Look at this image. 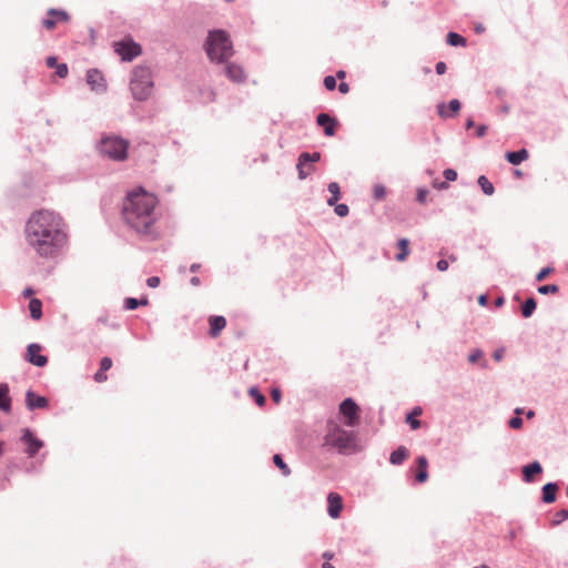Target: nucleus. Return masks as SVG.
I'll return each mask as SVG.
<instances>
[{"label": "nucleus", "mask_w": 568, "mask_h": 568, "mask_svg": "<svg viewBox=\"0 0 568 568\" xmlns=\"http://www.w3.org/2000/svg\"><path fill=\"white\" fill-rule=\"evenodd\" d=\"M271 397L276 404H280L282 398L281 390L278 388H273L271 392Z\"/></svg>", "instance_id": "8fccbe9b"}, {"label": "nucleus", "mask_w": 568, "mask_h": 568, "mask_svg": "<svg viewBox=\"0 0 568 568\" xmlns=\"http://www.w3.org/2000/svg\"><path fill=\"white\" fill-rule=\"evenodd\" d=\"M26 403L29 409L45 408L48 406V399L43 396H38L33 392L29 390L26 395Z\"/></svg>", "instance_id": "f3484780"}, {"label": "nucleus", "mask_w": 568, "mask_h": 568, "mask_svg": "<svg viewBox=\"0 0 568 568\" xmlns=\"http://www.w3.org/2000/svg\"><path fill=\"white\" fill-rule=\"evenodd\" d=\"M45 62L49 68H57V65H59L55 57H48Z\"/></svg>", "instance_id": "864d4df0"}, {"label": "nucleus", "mask_w": 568, "mask_h": 568, "mask_svg": "<svg viewBox=\"0 0 568 568\" xmlns=\"http://www.w3.org/2000/svg\"><path fill=\"white\" fill-rule=\"evenodd\" d=\"M227 78L234 82H243L245 79V72L241 65L235 63L227 64L225 68Z\"/></svg>", "instance_id": "6ab92c4d"}, {"label": "nucleus", "mask_w": 568, "mask_h": 568, "mask_svg": "<svg viewBox=\"0 0 568 568\" xmlns=\"http://www.w3.org/2000/svg\"><path fill=\"white\" fill-rule=\"evenodd\" d=\"M42 347L39 344H30L27 348L26 358L32 365L43 367L48 363V358L40 354Z\"/></svg>", "instance_id": "9b49d317"}, {"label": "nucleus", "mask_w": 568, "mask_h": 568, "mask_svg": "<svg viewBox=\"0 0 568 568\" xmlns=\"http://www.w3.org/2000/svg\"><path fill=\"white\" fill-rule=\"evenodd\" d=\"M538 293L546 295V294H556L559 291V287L556 284H547L541 285L537 288Z\"/></svg>", "instance_id": "c9c22d12"}, {"label": "nucleus", "mask_w": 568, "mask_h": 568, "mask_svg": "<svg viewBox=\"0 0 568 568\" xmlns=\"http://www.w3.org/2000/svg\"><path fill=\"white\" fill-rule=\"evenodd\" d=\"M335 213L338 216L344 217L348 214V206L346 204H337L335 206Z\"/></svg>", "instance_id": "ea45409f"}, {"label": "nucleus", "mask_w": 568, "mask_h": 568, "mask_svg": "<svg viewBox=\"0 0 568 568\" xmlns=\"http://www.w3.org/2000/svg\"><path fill=\"white\" fill-rule=\"evenodd\" d=\"M316 123L324 129L327 136H333L337 126L336 119L329 116L327 113H321L316 118Z\"/></svg>", "instance_id": "4468645a"}, {"label": "nucleus", "mask_w": 568, "mask_h": 568, "mask_svg": "<svg viewBox=\"0 0 568 568\" xmlns=\"http://www.w3.org/2000/svg\"><path fill=\"white\" fill-rule=\"evenodd\" d=\"M541 471H542V467L538 462H534L529 465H526L523 468L524 480L526 483H531V481H534L535 475H538Z\"/></svg>", "instance_id": "aec40b11"}, {"label": "nucleus", "mask_w": 568, "mask_h": 568, "mask_svg": "<svg viewBox=\"0 0 568 568\" xmlns=\"http://www.w3.org/2000/svg\"><path fill=\"white\" fill-rule=\"evenodd\" d=\"M486 132H487V126H486V125H484V124H481V125H479V126L477 128V130H476V135H477L478 138H483V136L486 134Z\"/></svg>", "instance_id": "5fc2aeb1"}, {"label": "nucleus", "mask_w": 568, "mask_h": 568, "mask_svg": "<svg viewBox=\"0 0 568 568\" xmlns=\"http://www.w3.org/2000/svg\"><path fill=\"white\" fill-rule=\"evenodd\" d=\"M447 43L453 47H456V45L465 47L466 39L458 33L449 32L447 34Z\"/></svg>", "instance_id": "c756f323"}, {"label": "nucleus", "mask_w": 568, "mask_h": 568, "mask_svg": "<svg viewBox=\"0 0 568 568\" xmlns=\"http://www.w3.org/2000/svg\"><path fill=\"white\" fill-rule=\"evenodd\" d=\"M408 450L400 446L396 450H394L389 456V462L393 465H400L406 458H408Z\"/></svg>", "instance_id": "393cba45"}, {"label": "nucleus", "mask_w": 568, "mask_h": 568, "mask_svg": "<svg viewBox=\"0 0 568 568\" xmlns=\"http://www.w3.org/2000/svg\"><path fill=\"white\" fill-rule=\"evenodd\" d=\"M481 352L480 351H475L474 353H471L468 357L469 362L470 363H476L480 357H481Z\"/></svg>", "instance_id": "3c124183"}, {"label": "nucleus", "mask_w": 568, "mask_h": 568, "mask_svg": "<svg viewBox=\"0 0 568 568\" xmlns=\"http://www.w3.org/2000/svg\"><path fill=\"white\" fill-rule=\"evenodd\" d=\"M474 125H475V123H474L473 119H468L467 122H466V129L469 130Z\"/></svg>", "instance_id": "0e129e2a"}, {"label": "nucleus", "mask_w": 568, "mask_h": 568, "mask_svg": "<svg viewBox=\"0 0 568 568\" xmlns=\"http://www.w3.org/2000/svg\"><path fill=\"white\" fill-rule=\"evenodd\" d=\"M70 20L68 12L63 10L50 9L48 11V18L42 20V26L47 30H53L58 23H67Z\"/></svg>", "instance_id": "9d476101"}, {"label": "nucleus", "mask_w": 568, "mask_h": 568, "mask_svg": "<svg viewBox=\"0 0 568 568\" xmlns=\"http://www.w3.org/2000/svg\"><path fill=\"white\" fill-rule=\"evenodd\" d=\"M160 283H161V280H160V277H159V276H151V277H149V278L146 280V284H148V286H149V287H151V288H155V287H158V286L160 285Z\"/></svg>", "instance_id": "de8ad7c7"}, {"label": "nucleus", "mask_w": 568, "mask_h": 568, "mask_svg": "<svg viewBox=\"0 0 568 568\" xmlns=\"http://www.w3.org/2000/svg\"><path fill=\"white\" fill-rule=\"evenodd\" d=\"M521 425H523V419L519 416L513 417L509 420V427H511L514 429H519L521 427Z\"/></svg>", "instance_id": "49530a36"}, {"label": "nucleus", "mask_w": 568, "mask_h": 568, "mask_svg": "<svg viewBox=\"0 0 568 568\" xmlns=\"http://www.w3.org/2000/svg\"><path fill=\"white\" fill-rule=\"evenodd\" d=\"M274 464L282 470L283 475L287 476L290 475L291 470L288 466L284 463L283 458L280 455L273 456Z\"/></svg>", "instance_id": "473e14b6"}, {"label": "nucleus", "mask_w": 568, "mask_h": 568, "mask_svg": "<svg viewBox=\"0 0 568 568\" xmlns=\"http://www.w3.org/2000/svg\"><path fill=\"white\" fill-rule=\"evenodd\" d=\"M322 568H335L333 565H331L329 562H324Z\"/></svg>", "instance_id": "774afa93"}, {"label": "nucleus", "mask_w": 568, "mask_h": 568, "mask_svg": "<svg viewBox=\"0 0 568 568\" xmlns=\"http://www.w3.org/2000/svg\"><path fill=\"white\" fill-rule=\"evenodd\" d=\"M158 199L143 189L130 192L123 203L125 222L139 233H148L155 222Z\"/></svg>", "instance_id": "f03ea898"}, {"label": "nucleus", "mask_w": 568, "mask_h": 568, "mask_svg": "<svg viewBox=\"0 0 568 568\" xmlns=\"http://www.w3.org/2000/svg\"><path fill=\"white\" fill-rule=\"evenodd\" d=\"M358 406L352 398H346L339 405V412L346 418L345 424L349 427L358 424Z\"/></svg>", "instance_id": "0eeeda50"}, {"label": "nucleus", "mask_w": 568, "mask_h": 568, "mask_svg": "<svg viewBox=\"0 0 568 568\" xmlns=\"http://www.w3.org/2000/svg\"><path fill=\"white\" fill-rule=\"evenodd\" d=\"M328 192L332 194V196H337L339 199L341 196V191H339V185L338 183L336 182H331L328 184Z\"/></svg>", "instance_id": "58836bf2"}, {"label": "nucleus", "mask_w": 568, "mask_h": 568, "mask_svg": "<svg viewBox=\"0 0 568 568\" xmlns=\"http://www.w3.org/2000/svg\"><path fill=\"white\" fill-rule=\"evenodd\" d=\"M343 507V499L339 494L332 491L327 495V513L332 518H338Z\"/></svg>", "instance_id": "f8f14e48"}, {"label": "nucleus", "mask_w": 568, "mask_h": 568, "mask_svg": "<svg viewBox=\"0 0 568 568\" xmlns=\"http://www.w3.org/2000/svg\"><path fill=\"white\" fill-rule=\"evenodd\" d=\"M324 87L328 91H333L336 88V78L333 75H327L324 78Z\"/></svg>", "instance_id": "e433bc0d"}, {"label": "nucleus", "mask_w": 568, "mask_h": 568, "mask_svg": "<svg viewBox=\"0 0 568 568\" xmlns=\"http://www.w3.org/2000/svg\"><path fill=\"white\" fill-rule=\"evenodd\" d=\"M130 89L133 97L140 101H144L151 95L153 80L150 68L145 65H138L133 69L130 80Z\"/></svg>", "instance_id": "39448f33"}, {"label": "nucleus", "mask_w": 568, "mask_h": 568, "mask_svg": "<svg viewBox=\"0 0 568 568\" xmlns=\"http://www.w3.org/2000/svg\"><path fill=\"white\" fill-rule=\"evenodd\" d=\"M478 303L483 306H485L487 304V297L485 295H480L478 297Z\"/></svg>", "instance_id": "e2e57ef3"}, {"label": "nucleus", "mask_w": 568, "mask_h": 568, "mask_svg": "<svg viewBox=\"0 0 568 568\" xmlns=\"http://www.w3.org/2000/svg\"><path fill=\"white\" fill-rule=\"evenodd\" d=\"M87 82L94 91H104L106 89V83L103 74L97 70L91 69L87 72Z\"/></svg>", "instance_id": "ddd939ff"}, {"label": "nucleus", "mask_w": 568, "mask_h": 568, "mask_svg": "<svg viewBox=\"0 0 568 568\" xmlns=\"http://www.w3.org/2000/svg\"><path fill=\"white\" fill-rule=\"evenodd\" d=\"M446 69H447V67H446L445 62H443V61L437 62V64H436V72L438 74H444L446 72Z\"/></svg>", "instance_id": "603ef678"}, {"label": "nucleus", "mask_w": 568, "mask_h": 568, "mask_svg": "<svg viewBox=\"0 0 568 568\" xmlns=\"http://www.w3.org/2000/svg\"><path fill=\"white\" fill-rule=\"evenodd\" d=\"M503 356H504V348L496 349L493 354L494 359L497 362L501 361Z\"/></svg>", "instance_id": "13d9d810"}, {"label": "nucleus", "mask_w": 568, "mask_h": 568, "mask_svg": "<svg viewBox=\"0 0 568 568\" xmlns=\"http://www.w3.org/2000/svg\"><path fill=\"white\" fill-rule=\"evenodd\" d=\"M551 272H552V268H550V267H544V268H541V270L537 273V275H536V280H537L538 282H541V281H544V280H545V278H546V277H547Z\"/></svg>", "instance_id": "4c0bfd02"}, {"label": "nucleus", "mask_w": 568, "mask_h": 568, "mask_svg": "<svg viewBox=\"0 0 568 568\" xmlns=\"http://www.w3.org/2000/svg\"><path fill=\"white\" fill-rule=\"evenodd\" d=\"M320 159H321V154L318 152H314L312 154L307 153V152L302 153L300 155L298 162H297L298 178L301 180H304L308 175H311L315 170L314 166H310L308 170H304V164L317 162V161H320Z\"/></svg>", "instance_id": "1a4fd4ad"}, {"label": "nucleus", "mask_w": 568, "mask_h": 568, "mask_svg": "<svg viewBox=\"0 0 568 568\" xmlns=\"http://www.w3.org/2000/svg\"><path fill=\"white\" fill-rule=\"evenodd\" d=\"M207 322L210 325L209 335L213 338L220 336L226 326V320L224 316L212 315L209 317Z\"/></svg>", "instance_id": "2eb2a0df"}, {"label": "nucleus", "mask_w": 568, "mask_h": 568, "mask_svg": "<svg viewBox=\"0 0 568 568\" xmlns=\"http://www.w3.org/2000/svg\"><path fill=\"white\" fill-rule=\"evenodd\" d=\"M557 485L552 483H548L542 487V500L547 504L554 503L556 500Z\"/></svg>", "instance_id": "b1692460"}, {"label": "nucleus", "mask_w": 568, "mask_h": 568, "mask_svg": "<svg viewBox=\"0 0 568 568\" xmlns=\"http://www.w3.org/2000/svg\"><path fill=\"white\" fill-rule=\"evenodd\" d=\"M108 379V376L105 374V371H102V369H99L95 374H94V381L97 383H103Z\"/></svg>", "instance_id": "09e8293b"}, {"label": "nucleus", "mask_w": 568, "mask_h": 568, "mask_svg": "<svg viewBox=\"0 0 568 568\" xmlns=\"http://www.w3.org/2000/svg\"><path fill=\"white\" fill-rule=\"evenodd\" d=\"M433 186L438 189V190H446L448 187V184L446 182L434 181L433 182Z\"/></svg>", "instance_id": "bf43d9fd"}, {"label": "nucleus", "mask_w": 568, "mask_h": 568, "mask_svg": "<svg viewBox=\"0 0 568 568\" xmlns=\"http://www.w3.org/2000/svg\"><path fill=\"white\" fill-rule=\"evenodd\" d=\"M26 240L42 257L55 256L67 243L63 219L50 210L33 212L26 224Z\"/></svg>", "instance_id": "f257e3e1"}, {"label": "nucleus", "mask_w": 568, "mask_h": 568, "mask_svg": "<svg viewBox=\"0 0 568 568\" xmlns=\"http://www.w3.org/2000/svg\"><path fill=\"white\" fill-rule=\"evenodd\" d=\"M0 409L9 413L11 409V398L9 396V387L6 384H0Z\"/></svg>", "instance_id": "4be33fe9"}, {"label": "nucleus", "mask_w": 568, "mask_h": 568, "mask_svg": "<svg viewBox=\"0 0 568 568\" xmlns=\"http://www.w3.org/2000/svg\"><path fill=\"white\" fill-rule=\"evenodd\" d=\"M206 53L212 61L224 62L233 55V45L229 34L223 30H214L206 39Z\"/></svg>", "instance_id": "7ed1b4c3"}, {"label": "nucleus", "mask_w": 568, "mask_h": 568, "mask_svg": "<svg viewBox=\"0 0 568 568\" xmlns=\"http://www.w3.org/2000/svg\"><path fill=\"white\" fill-rule=\"evenodd\" d=\"M423 410L419 406L415 407L412 413L406 416V423L409 424L412 429H418L420 427V420L416 417L422 415Z\"/></svg>", "instance_id": "bb28decb"}, {"label": "nucleus", "mask_w": 568, "mask_h": 568, "mask_svg": "<svg viewBox=\"0 0 568 568\" xmlns=\"http://www.w3.org/2000/svg\"><path fill=\"white\" fill-rule=\"evenodd\" d=\"M460 110V102L457 99L452 100L448 106L445 104L438 105V114L442 118L456 116Z\"/></svg>", "instance_id": "a211bd4d"}, {"label": "nucleus", "mask_w": 568, "mask_h": 568, "mask_svg": "<svg viewBox=\"0 0 568 568\" xmlns=\"http://www.w3.org/2000/svg\"><path fill=\"white\" fill-rule=\"evenodd\" d=\"M443 174L447 181H455L457 179V172L453 169H446Z\"/></svg>", "instance_id": "c03bdc74"}, {"label": "nucleus", "mask_w": 568, "mask_h": 568, "mask_svg": "<svg viewBox=\"0 0 568 568\" xmlns=\"http://www.w3.org/2000/svg\"><path fill=\"white\" fill-rule=\"evenodd\" d=\"M338 91L343 94H346L349 92V85L346 82H341L338 85Z\"/></svg>", "instance_id": "4d7b16f0"}, {"label": "nucleus", "mask_w": 568, "mask_h": 568, "mask_svg": "<svg viewBox=\"0 0 568 568\" xmlns=\"http://www.w3.org/2000/svg\"><path fill=\"white\" fill-rule=\"evenodd\" d=\"M399 253L396 255L398 262H404L409 255V241L407 239H400L397 242Z\"/></svg>", "instance_id": "a878e982"}, {"label": "nucleus", "mask_w": 568, "mask_h": 568, "mask_svg": "<svg viewBox=\"0 0 568 568\" xmlns=\"http://www.w3.org/2000/svg\"><path fill=\"white\" fill-rule=\"evenodd\" d=\"M529 156V153L526 149H521L516 152H507L506 159L509 163L514 165L520 164L523 161L527 160Z\"/></svg>", "instance_id": "5701e85b"}, {"label": "nucleus", "mask_w": 568, "mask_h": 568, "mask_svg": "<svg viewBox=\"0 0 568 568\" xmlns=\"http://www.w3.org/2000/svg\"><path fill=\"white\" fill-rule=\"evenodd\" d=\"M568 518V507L565 508V509H561L559 511H557L555 515H554V518H552V521H551V525L552 526H556V525H559L560 523H562L564 520H566Z\"/></svg>", "instance_id": "72a5a7b5"}, {"label": "nucleus", "mask_w": 568, "mask_h": 568, "mask_svg": "<svg viewBox=\"0 0 568 568\" xmlns=\"http://www.w3.org/2000/svg\"><path fill=\"white\" fill-rule=\"evenodd\" d=\"M437 268L442 272L446 271L448 268V262L446 260H439L437 262Z\"/></svg>", "instance_id": "6e6d98bb"}, {"label": "nucleus", "mask_w": 568, "mask_h": 568, "mask_svg": "<svg viewBox=\"0 0 568 568\" xmlns=\"http://www.w3.org/2000/svg\"><path fill=\"white\" fill-rule=\"evenodd\" d=\"M323 444L337 449L339 453H345L355 447V436L352 432L342 428L336 422L329 420L326 425Z\"/></svg>", "instance_id": "20e7f679"}, {"label": "nucleus", "mask_w": 568, "mask_h": 568, "mask_svg": "<svg viewBox=\"0 0 568 568\" xmlns=\"http://www.w3.org/2000/svg\"><path fill=\"white\" fill-rule=\"evenodd\" d=\"M248 393H250L251 397H253V398L255 399L256 404H257L260 407H262V406H264V405H265V402H266L265 396H264L262 393H260L256 388H254V387H253V388H251V389L248 390Z\"/></svg>", "instance_id": "f704fd0d"}, {"label": "nucleus", "mask_w": 568, "mask_h": 568, "mask_svg": "<svg viewBox=\"0 0 568 568\" xmlns=\"http://www.w3.org/2000/svg\"><path fill=\"white\" fill-rule=\"evenodd\" d=\"M333 556H334V555H333L332 552H328V551H326V552H324V554H323V557H324L326 560H331V559H333Z\"/></svg>", "instance_id": "69168bd1"}, {"label": "nucleus", "mask_w": 568, "mask_h": 568, "mask_svg": "<svg viewBox=\"0 0 568 568\" xmlns=\"http://www.w3.org/2000/svg\"><path fill=\"white\" fill-rule=\"evenodd\" d=\"M22 439L27 443V454L29 457H33L39 449L43 446V443L36 438L29 429L24 430Z\"/></svg>", "instance_id": "dca6fc26"}, {"label": "nucleus", "mask_w": 568, "mask_h": 568, "mask_svg": "<svg viewBox=\"0 0 568 568\" xmlns=\"http://www.w3.org/2000/svg\"><path fill=\"white\" fill-rule=\"evenodd\" d=\"M112 367V359L110 357H103L100 362V369L109 371Z\"/></svg>", "instance_id": "37998d69"}, {"label": "nucleus", "mask_w": 568, "mask_h": 568, "mask_svg": "<svg viewBox=\"0 0 568 568\" xmlns=\"http://www.w3.org/2000/svg\"><path fill=\"white\" fill-rule=\"evenodd\" d=\"M57 75L59 78H65L68 75V67L65 63H61L59 65H57Z\"/></svg>", "instance_id": "79ce46f5"}, {"label": "nucleus", "mask_w": 568, "mask_h": 568, "mask_svg": "<svg viewBox=\"0 0 568 568\" xmlns=\"http://www.w3.org/2000/svg\"><path fill=\"white\" fill-rule=\"evenodd\" d=\"M30 315L33 320H40L42 316V303L38 298H33L29 303Z\"/></svg>", "instance_id": "cd10ccee"}, {"label": "nucleus", "mask_w": 568, "mask_h": 568, "mask_svg": "<svg viewBox=\"0 0 568 568\" xmlns=\"http://www.w3.org/2000/svg\"><path fill=\"white\" fill-rule=\"evenodd\" d=\"M416 463H417L416 480L418 483H425L428 479L427 458L425 456H419V457H417Z\"/></svg>", "instance_id": "412c9836"}, {"label": "nucleus", "mask_w": 568, "mask_h": 568, "mask_svg": "<svg viewBox=\"0 0 568 568\" xmlns=\"http://www.w3.org/2000/svg\"><path fill=\"white\" fill-rule=\"evenodd\" d=\"M129 141L118 135L102 136L98 150L101 156L112 161H124L128 159Z\"/></svg>", "instance_id": "423d86ee"}, {"label": "nucleus", "mask_w": 568, "mask_h": 568, "mask_svg": "<svg viewBox=\"0 0 568 568\" xmlns=\"http://www.w3.org/2000/svg\"><path fill=\"white\" fill-rule=\"evenodd\" d=\"M338 200H339V199H338L337 196H331V197L327 200V204H328L329 206H333V205H335V206H336V205H337L336 203H337V201H338Z\"/></svg>", "instance_id": "052dcab7"}, {"label": "nucleus", "mask_w": 568, "mask_h": 568, "mask_svg": "<svg viewBox=\"0 0 568 568\" xmlns=\"http://www.w3.org/2000/svg\"><path fill=\"white\" fill-rule=\"evenodd\" d=\"M428 191L426 189H419L417 191V201L422 204L426 203L427 201Z\"/></svg>", "instance_id": "a18cd8bd"}, {"label": "nucleus", "mask_w": 568, "mask_h": 568, "mask_svg": "<svg viewBox=\"0 0 568 568\" xmlns=\"http://www.w3.org/2000/svg\"><path fill=\"white\" fill-rule=\"evenodd\" d=\"M495 304L496 306H501L504 304V298L503 297H498L496 301H495Z\"/></svg>", "instance_id": "338daca9"}, {"label": "nucleus", "mask_w": 568, "mask_h": 568, "mask_svg": "<svg viewBox=\"0 0 568 568\" xmlns=\"http://www.w3.org/2000/svg\"><path fill=\"white\" fill-rule=\"evenodd\" d=\"M148 300L146 298H142V300H136L134 297H128L125 301H124V305H125V308L126 310H135L138 306L140 305H148Z\"/></svg>", "instance_id": "2f4dec72"}, {"label": "nucleus", "mask_w": 568, "mask_h": 568, "mask_svg": "<svg viewBox=\"0 0 568 568\" xmlns=\"http://www.w3.org/2000/svg\"><path fill=\"white\" fill-rule=\"evenodd\" d=\"M115 52L122 57L123 60H132L141 54V47L133 41H122L114 44Z\"/></svg>", "instance_id": "6e6552de"}, {"label": "nucleus", "mask_w": 568, "mask_h": 568, "mask_svg": "<svg viewBox=\"0 0 568 568\" xmlns=\"http://www.w3.org/2000/svg\"><path fill=\"white\" fill-rule=\"evenodd\" d=\"M537 306L535 298L529 297L521 306V314L524 317L528 318L532 315Z\"/></svg>", "instance_id": "c85d7f7f"}, {"label": "nucleus", "mask_w": 568, "mask_h": 568, "mask_svg": "<svg viewBox=\"0 0 568 568\" xmlns=\"http://www.w3.org/2000/svg\"><path fill=\"white\" fill-rule=\"evenodd\" d=\"M478 184L486 195L494 194V191H495L494 185L489 182V180L485 175H480L478 178Z\"/></svg>", "instance_id": "7c9ffc66"}, {"label": "nucleus", "mask_w": 568, "mask_h": 568, "mask_svg": "<svg viewBox=\"0 0 568 568\" xmlns=\"http://www.w3.org/2000/svg\"><path fill=\"white\" fill-rule=\"evenodd\" d=\"M386 194L385 187L382 185H376L374 187V197L376 200H383Z\"/></svg>", "instance_id": "a19ab883"}, {"label": "nucleus", "mask_w": 568, "mask_h": 568, "mask_svg": "<svg viewBox=\"0 0 568 568\" xmlns=\"http://www.w3.org/2000/svg\"><path fill=\"white\" fill-rule=\"evenodd\" d=\"M346 77V72L344 70H339L336 72V78L343 80Z\"/></svg>", "instance_id": "680f3d73"}]
</instances>
